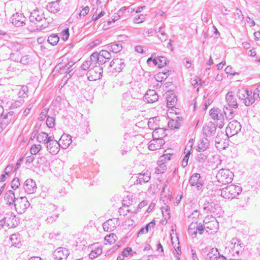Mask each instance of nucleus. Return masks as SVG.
Instances as JSON below:
<instances>
[{
  "label": "nucleus",
  "mask_w": 260,
  "mask_h": 260,
  "mask_svg": "<svg viewBox=\"0 0 260 260\" xmlns=\"http://www.w3.org/2000/svg\"><path fill=\"white\" fill-rule=\"evenodd\" d=\"M225 100L227 104L223 107V113L226 119H231L236 113L233 109H237L238 105L232 92H228L226 94Z\"/></svg>",
  "instance_id": "nucleus-1"
},
{
  "label": "nucleus",
  "mask_w": 260,
  "mask_h": 260,
  "mask_svg": "<svg viewBox=\"0 0 260 260\" xmlns=\"http://www.w3.org/2000/svg\"><path fill=\"white\" fill-rule=\"evenodd\" d=\"M111 53L105 49L99 52H95L90 55L92 65L98 64L101 66L111 58Z\"/></svg>",
  "instance_id": "nucleus-2"
},
{
  "label": "nucleus",
  "mask_w": 260,
  "mask_h": 260,
  "mask_svg": "<svg viewBox=\"0 0 260 260\" xmlns=\"http://www.w3.org/2000/svg\"><path fill=\"white\" fill-rule=\"evenodd\" d=\"M141 104V100L133 98L128 93H124L122 95L121 106L125 110L138 108Z\"/></svg>",
  "instance_id": "nucleus-3"
},
{
  "label": "nucleus",
  "mask_w": 260,
  "mask_h": 260,
  "mask_svg": "<svg viewBox=\"0 0 260 260\" xmlns=\"http://www.w3.org/2000/svg\"><path fill=\"white\" fill-rule=\"evenodd\" d=\"M237 95L240 100L244 101L243 103L246 106H250L255 101H259L252 90L247 89H239Z\"/></svg>",
  "instance_id": "nucleus-4"
},
{
  "label": "nucleus",
  "mask_w": 260,
  "mask_h": 260,
  "mask_svg": "<svg viewBox=\"0 0 260 260\" xmlns=\"http://www.w3.org/2000/svg\"><path fill=\"white\" fill-rule=\"evenodd\" d=\"M221 196L226 199L236 198L242 191V188L236 185L231 184L220 190Z\"/></svg>",
  "instance_id": "nucleus-5"
},
{
  "label": "nucleus",
  "mask_w": 260,
  "mask_h": 260,
  "mask_svg": "<svg viewBox=\"0 0 260 260\" xmlns=\"http://www.w3.org/2000/svg\"><path fill=\"white\" fill-rule=\"evenodd\" d=\"M206 228V232L209 234H213L217 232L219 223L216 218L212 215L207 216L203 220Z\"/></svg>",
  "instance_id": "nucleus-6"
},
{
  "label": "nucleus",
  "mask_w": 260,
  "mask_h": 260,
  "mask_svg": "<svg viewBox=\"0 0 260 260\" xmlns=\"http://www.w3.org/2000/svg\"><path fill=\"white\" fill-rule=\"evenodd\" d=\"M233 177V173L228 169H220L216 176L217 181L222 184L232 182Z\"/></svg>",
  "instance_id": "nucleus-7"
},
{
  "label": "nucleus",
  "mask_w": 260,
  "mask_h": 260,
  "mask_svg": "<svg viewBox=\"0 0 260 260\" xmlns=\"http://www.w3.org/2000/svg\"><path fill=\"white\" fill-rule=\"evenodd\" d=\"M45 18L44 12L43 10L36 9L34 10L29 15V21L36 25L37 29H39V25H41Z\"/></svg>",
  "instance_id": "nucleus-8"
},
{
  "label": "nucleus",
  "mask_w": 260,
  "mask_h": 260,
  "mask_svg": "<svg viewBox=\"0 0 260 260\" xmlns=\"http://www.w3.org/2000/svg\"><path fill=\"white\" fill-rule=\"evenodd\" d=\"M46 215L47 216L45 220L46 222L51 224L58 218L59 213L55 205L49 204L47 207Z\"/></svg>",
  "instance_id": "nucleus-9"
},
{
  "label": "nucleus",
  "mask_w": 260,
  "mask_h": 260,
  "mask_svg": "<svg viewBox=\"0 0 260 260\" xmlns=\"http://www.w3.org/2000/svg\"><path fill=\"white\" fill-rule=\"evenodd\" d=\"M14 206L18 214H22L30 206V203L25 197H21L17 198Z\"/></svg>",
  "instance_id": "nucleus-10"
},
{
  "label": "nucleus",
  "mask_w": 260,
  "mask_h": 260,
  "mask_svg": "<svg viewBox=\"0 0 260 260\" xmlns=\"http://www.w3.org/2000/svg\"><path fill=\"white\" fill-rule=\"evenodd\" d=\"M103 67L96 64H94L88 72V79L90 81H95L100 79L102 76Z\"/></svg>",
  "instance_id": "nucleus-11"
},
{
  "label": "nucleus",
  "mask_w": 260,
  "mask_h": 260,
  "mask_svg": "<svg viewBox=\"0 0 260 260\" xmlns=\"http://www.w3.org/2000/svg\"><path fill=\"white\" fill-rule=\"evenodd\" d=\"M210 115L214 120H216L219 128H222L224 125V117L221 110L218 108L211 109L209 111Z\"/></svg>",
  "instance_id": "nucleus-12"
},
{
  "label": "nucleus",
  "mask_w": 260,
  "mask_h": 260,
  "mask_svg": "<svg viewBox=\"0 0 260 260\" xmlns=\"http://www.w3.org/2000/svg\"><path fill=\"white\" fill-rule=\"evenodd\" d=\"M241 129V125L237 120L231 121L226 128V133L228 137L237 135Z\"/></svg>",
  "instance_id": "nucleus-13"
},
{
  "label": "nucleus",
  "mask_w": 260,
  "mask_h": 260,
  "mask_svg": "<svg viewBox=\"0 0 260 260\" xmlns=\"http://www.w3.org/2000/svg\"><path fill=\"white\" fill-rule=\"evenodd\" d=\"M189 183L191 186H194L198 190H202L204 180L199 173H193L190 177Z\"/></svg>",
  "instance_id": "nucleus-14"
},
{
  "label": "nucleus",
  "mask_w": 260,
  "mask_h": 260,
  "mask_svg": "<svg viewBox=\"0 0 260 260\" xmlns=\"http://www.w3.org/2000/svg\"><path fill=\"white\" fill-rule=\"evenodd\" d=\"M125 67L124 60L120 58H115L113 59L108 67V69L112 73H119Z\"/></svg>",
  "instance_id": "nucleus-15"
},
{
  "label": "nucleus",
  "mask_w": 260,
  "mask_h": 260,
  "mask_svg": "<svg viewBox=\"0 0 260 260\" xmlns=\"http://www.w3.org/2000/svg\"><path fill=\"white\" fill-rule=\"evenodd\" d=\"M18 221L16 215L12 212L5 214V224L9 228L16 227L18 224Z\"/></svg>",
  "instance_id": "nucleus-16"
},
{
  "label": "nucleus",
  "mask_w": 260,
  "mask_h": 260,
  "mask_svg": "<svg viewBox=\"0 0 260 260\" xmlns=\"http://www.w3.org/2000/svg\"><path fill=\"white\" fill-rule=\"evenodd\" d=\"M10 21L16 27H20L25 24L26 18L23 14L17 12L11 16Z\"/></svg>",
  "instance_id": "nucleus-17"
},
{
  "label": "nucleus",
  "mask_w": 260,
  "mask_h": 260,
  "mask_svg": "<svg viewBox=\"0 0 260 260\" xmlns=\"http://www.w3.org/2000/svg\"><path fill=\"white\" fill-rule=\"evenodd\" d=\"M203 209L207 212L213 213L214 215H217L219 213V211L221 210V207L213 202L206 201L204 204Z\"/></svg>",
  "instance_id": "nucleus-18"
},
{
  "label": "nucleus",
  "mask_w": 260,
  "mask_h": 260,
  "mask_svg": "<svg viewBox=\"0 0 260 260\" xmlns=\"http://www.w3.org/2000/svg\"><path fill=\"white\" fill-rule=\"evenodd\" d=\"M16 118L17 116L13 111H10L6 114L3 113L0 120L2 127L6 128L11 122L14 121Z\"/></svg>",
  "instance_id": "nucleus-19"
},
{
  "label": "nucleus",
  "mask_w": 260,
  "mask_h": 260,
  "mask_svg": "<svg viewBox=\"0 0 260 260\" xmlns=\"http://www.w3.org/2000/svg\"><path fill=\"white\" fill-rule=\"evenodd\" d=\"M216 126L215 124L210 122L205 124L203 127V132L204 137L210 138L215 133Z\"/></svg>",
  "instance_id": "nucleus-20"
},
{
  "label": "nucleus",
  "mask_w": 260,
  "mask_h": 260,
  "mask_svg": "<svg viewBox=\"0 0 260 260\" xmlns=\"http://www.w3.org/2000/svg\"><path fill=\"white\" fill-rule=\"evenodd\" d=\"M69 254L68 250L66 248L59 247L54 251L53 255L56 260H61L63 258H67Z\"/></svg>",
  "instance_id": "nucleus-21"
},
{
  "label": "nucleus",
  "mask_w": 260,
  "mask_h": 260,
  "mask_svg": "<svg viewBox=\"0 0 260 260\" xmlns=\"http://www.w3.org/2000/svg\"><path fill=\"white\" fill-rule=\"evenodd\" d=\"M61 148L60 143L53 139L46 147L47 150L52 155L57 154Z\"/></svg>",
  "instance_id": "nucleus-22"
},
{
  "label": "nucleus",
  "mask_w": 260,
  "mask_h": 260,
  "mask_svg": "<svg viewBox=\"0 0 260 260\" xmlns=\"http://www.w3.org/2000/svg\"><path fill=\"white\" fill-rule=\"evenodd\" d=\"M103 47L110 53H117L122 49V44L119 42H113L105 45Z\"/></svg>",
  "instance_id": "nucleus-23"
},
{
  "label": "nucleus",
  "mask_w": 260,
  "mask_h": 260,
  "mask_svg": "<svg viewBox=\"0 0 260 260\" xmlns=\"http://www.w3.org/2000/svg\"><path fill=\"white\" fill-rule=\"evenodd\" d=\"M165 142L163 139H157L153 138L148 144V148L149 150L154 151L161 148L165 144Z\"/></svg>",
  "instance_id": "nucleus-24"
},
{
  "label": "nucleus",
  "mask_w": 260,
  "mask_h": 260,
  "mask_svg": "<svg viewBox=\"0 0 260 260\" xmlns=\"http://www.w3.org/2000/svg\"><path fill=\"white\" fill-rule=\"evenodd\" d=\"M23 187L26 193L31 194L36 191L37 185L32 179H28L25 181Z\"/></svg>",
  "instance_id": "nucleus-25"
},
{
  "label": "nucleus",
  "mask_w": 260,
  "mask_h": 260,
  "mask_svg": "<svg viewBox=\"0 0 260 260\" xmlns=\"http://www.w3.org/2000/svg\"><path fill=\"white\" fill-rule=\"evenodd\" d=\"M231 242V244L233 245L232 247L233 250L235 251L236 253L239 254L240 252L244 250L245 245L240 239L236 238H233Z\"/></svg>",
  "instance_id": "nucleus-26"
},
{
  "label": "nucleus",
  "mask_w": 260,
  "mask_h": 260,
  "mask_svg": "<svg viewBox=\"0 0 260 260\" xmlns=\"http://www.w3.org/2000/svg\"><path fill=\"white\" fill-rule=\"evenodd\" d=\"M58 142L60 143L61 148L66 149L69 147L72 142V137L69 135L63 134Z\"/></svg>",
  "instance_id": "nucleus-27"
},
{
  "label": "nucleus",
  "mask_w": 260,
  "mask_h": 260,
  "mask_svg": "<svg viewBox=\"0 0 260 260\" xmlns=\"http://www.w3.org/2000/svg\"><path fill=\"white\" fill-rule=\"evenodd\" d=\"M158 96L154 90H149L144 95L145 101L148 103H153L158 100Z\"/></svg>",
  "instance_id": "nucleus-28"
},
{
  "label": "nucleus",
  "mask_w": 260,
  "mask_h": 260,
  "mask_svg": "<svg viewBox=\"0 0 260 260\" xmlns=\"http://www.w3.org/2000/svg\"><path fill=\"white\" fill-rule=\"evenodd\" d=\"M60 0L49 3L47 5V9L51 13H56L60 11L61 6L59 4Z\"/></svg>",
  "instance_id": "nucleus-29"
},
{
  "label": "nucleus",
  "mask_w": 260,
  "mask_h": 260,
  "mask_svg": "<svg viewBox=\"0 0 260 260\" xmlns=\"http://www.w3.org/2000/svg\"><path fill=\"white\" fill-rule=\"evenodd\" d=\"M228 138L226 133L225 134L224 133L220 132L218 133L215 138V143L216 145V147H220V148L222 147L223 148H225V145L223 146L222 143H224V141Z\"/></svg>",
  "instance_id": "nucleus-30"
},
{
  "label": "nucleus",
  "mask_w": 260,
  "mask_h": 260,
  "mask_svg": "<svg viewBox=\"0 0 260 260\" xmlns=\"http://www.w3.org/2000/svg\"><path fill=\"white\" fill-rule=\"evenodd\" d=\"M150 173L148 171L138 174L136 183L142 184L143 183H147L150 180Z\"/></svg>",
  "instance_id": "nucleus-31"
},
{
  "label": "nucleus",
  "mask_w": 260,
  "mask_h": 260,
  "mask_svg": "<svg viewBox=\"0 0 260 260\" xmlns=\"http://www.w3.org/2000/svg\"><path fill=\"white\" fill-rule=\"evenodd\" d=\"M15 197L14 192L11 190H8L5 195V200L7 201V204L9 206L14 205L15 202Z\"/></svg>",
  "instance_id": "nucleus-32"
},
{
  "label": "nucleus",
  "mask_w": 260,
  "mask_h": 260,
  "mask_svg": "<svg viewBox=\"0 0 260 260\" xmlns=\"http://www.w3.org/2000/svg\"><path fill=\"white\" fill-rule=\"evenodd\" d=\"M167 107L169 108L174 107L177 102V96L174 93H170L167 95Z\"/></svg>",
  "instance_id": "nucleus-33"
},
{
  "label": "nucleus",
  "mask_w": 260,
  "mask_h": 260,
  "mask_svg": "<svg viewBox=\"0 0 260 260\" xmlns=\"http://www.w3.org/2000/svg\"><path fill=\"white\" fill-rule=\"evenodd\" d=\"M182 120V118L180 117H177L176 119H171L169 121L168 125V126L173 129H178L181 126V121Z\"/></svg>",
  "instance_id": "nucleus-34"
},
{
  "label": "nucleus",
  "mask_w": 260,
  "mask_h": 260,
  "mask_svg": "<svg viewBox=\"0 0 260 260\" xmlns=\"http://www.w3.org/2000/svg\"><path fill=\"white\" fill-rule=\"evenodd\" d=\"M103 227L105 231L110 232L115 229L116 225L112 219H109L103 224Z\"/></svg>",
  "instance_id": "nucleus-35"
},
{
  "label": "nucleus",
  "mask_w": 260,
  "mask_h": 260,
  "mask_svg": "<svg viewBox=\"0 0 260 260\" xmlns=\"http://www.w3.org/2000/svg\"><path fill=\"white\" fill-rule=\"evenodd\" d=\"M8 47L13 51H19L24 48V45L17 42H10L7 43Z\"/></svg>",
  "instance_id": "nucleus-36"
},
{
  "label": "nucleus",
  "mask_w": 260,
  "mask_h": 260,
  "mask_svg": "<svg viewBox=\"0 0 260 260\" xmlns=\"http://www.w3.org/2000/svg\"><path fill=\"white\" fill-rule=\"evenodd\" d=\"M159 118L158 116L151 117L149 119L148 126L150 129H154L159 126Z\"/></svg>",
  "instance_id": "nucleus-37"
},
{
  "label": "nucleus",
  "mask_w": 260,
  "mask_h": 260,
  "mask_svg": "<svg viewBox=\"0 0 260 260\" xmlns=\"http://www.w3.org/2000/svg\"><path fill=\"white\" fill-rule=\"evenodd\" d=\"M220 254L218 250L216 248H210L206 254V260H214Z\"/></svg>",
  "instance_id": "nucleus-38"
},
{
  "label": "nucleus",
  "mask_w": 260,
  "mask_h": 260,
  "mask_svg": "<svg viewBox=\"0 0 260 260\" xmlns=\"http://www.w3.org/2000/svg\"><path fill=\"white\" fill-rule=\"evenodd\" d=\"M198 154L196 157L197 160L203 164L204 163L209 155V152L208 151H198Z\"/></svg>",
  "instance_id": "nucleus-39"
},
{
  "label": "nucleus",
  "mask_w": 260,
  "mask_h": 260,
  "mask_svg": "<svg viewBox=\"0 0 260 260\" xmlns=\"http://www.w3.org/2000/svg\"><path fill=\"white\" fill-rule=\"evenodd\" d=\"M210 140L204 137V139L200 141L198 144L197 150V151H207L206 149L209 145V141Z\"/></svg>",
  "instance_id": "nucleus-40"
},
{
  "label": "nucleus",
  "mask_w": 260,
  "mask_h": 260,
  "mask_svg": "<svg viewBox=\"0 0 260 260\" xmlns=\"http://www.w3.org/2000/svg\"><path fill=\"white\" fill-rule=\"evenodd\" d=\"M167 134L165 133V129L163 128L158 127L154 129L152 133V137L153 138L157 139H162Z\"/></svg>",
  "instance_id": "nucleus-41"
},
{
  "label": "nucleus",
  "mask_w": 260,
  "mask_h": 260,
  "mask_svg": "<svg viewBox=\"0 0 260 260\" xmlns=\"http://www.w3.org/2000/svg\"><path fill=\"white\" fill-rule=\"evenodd\" d=\"M198 224L197 222H192L188 226V231L192 238H196L198 234Z\"/></svg>",
  "instance_id": "nucleus-42"
},
{
  "label": "nucleus",
  "mask_w": 260,
  "mask_h": 260,
  "mask_svg": "<svg viewBox=\"0 0 260 260\" xmlns=\"http://www.w3.org/2000/svg\"><path fill=\"white\" fill-rule=\"evenodd\" d=\"M59 41V37L57 34H53L50 35L47 39L48 42L52 46L56 45Z\"/></svg>",
  "instance_id": "nucleus-43"
},
{
  "label": "nucleus",
  "mask_w": 260,
  "mask_h": 260,
  "mask_svg": "<svg viewBox=\"0 0 260 260\" xmlns=\"http://www.w3.org/2000/svg\"><path fill=\"white\" fill-rule=\"evenodd\" d=\"M211 17V15L210 10L207 9L203 11L202 13V20L204 23H208Z\"/></svg>",
  "instance_id": "nucleus-44"
},
{
  "label": "nucleus",
  "mask_w": 260,
  "mask_h": 260,
  "mask_svg": "<svg viewBox=\"0 0 260 260\" xmlns=\"http://www.w3.org/2000/svg\"><path fill=\"white\" fill-rule=\"evenodd\" d=\"M157 164L158 166L155 168V172L157 174L164 173L167 169L166 165L164 161L159 162V160H158Z\"/></svg>",
  "instance_id": "nucleus-45"
},
{
  "label": "nucleus",
  "mask_w": 260,
  "mask_h": 260,
  "mask_svg": "<svg viewBox=\"0 0 260 260\" xmlns=\"http://www.w3.org/2000/svg\"><path fill=\"white\" fill-rule=\"evenodd\" d=\"M74 64V63L73 61H69L64 66H63L62 63H59L55 67V68L56 69H62L66 71V72H67Z\"/></svg>",
  "instance_id": "nucleus-46"
},
{
  "label": "nucleus",
  "mask_w": 260,
  "mask_h": 260,
  "mask_svg": "<svg viewBox=\"0 0 260 260\" xmlns=\"http://www.w3.org/2000/svg\"><path fill=\"white\" fill-rule=\"evenodd\" d=\"M102 253V248L100 247L95 248L94 250H92L90 254L89 257L91 259L94 258L98 256L101 255Z\"/></svg>",
  "instance_id": "nucleus-47"
},
{
  "label": "nucleus",
  "mask_w": 260,
  "mask_h": 260,
  "mask_svg": "<svg viewBox=\"0 0 260 260\" xmlns=\"http://www.w3.org/2000/svg\"><path fill=\"white\" fill-rule=\"evenodd\" d=\"M53 22V19L51 18H45L41 25H39V29H44L47 27L48 25Z\"/></svg>",
  "instance_id": "nucleus-48"
},
{
  "label": "nucleus",
  "mask_w": 260,
  "mask_h": 260,
  "mask_svg": "<svg viewBox=\"0 0 260 260\" xmlns=\"http://www.w3.org/2000/svg\"><path fill=\"white\" fill-rule=\"evenodd\" d=\"M157 65L158 68H162L167 65L168 60L166 57L159 56L156 58Z\"/></svg>",
  "instance_id": "nucleus-49"
},
{
  "label": "nucleus",
  "mask_w": 260,
  "mask_h": 260,
  "mask_svg": "<svg viewBox=\"0 0 260 260\" xmlns=\"http://www.w3.org/2000/svg\"><path fill=\"white\" fill-rule=\"evenodd\" d=\"M42 149V146L40 144H34L30 148L31 154H37Z\"/></svg>",
  "instance_id": "nucleus-50"
},
{
  "label": "nucleus",
  "mask_w": 260,
  "mask_h": 260,
  "mask_svg": "<svg viewBox=\"0 0 260 260\" xmlns=\"http://www.w3.org/2000/svg\"><path fill=\"white\" fill-rule=\"evenodd\" d=\"M28 88L26 86H23L18 93L19 98H24L27 96Z\"/></svg>",
  "instance_id": "nucleus-51"
},
{
  "label": "nucleus",
  "mask_w": 260,
  "mask_h": 260,
  "mask_svg": "<svg viewBox=\"0 0 260 260\" xmlns=\"http://www.w3.org/2000/svg\"><path fill=\"white\" fill-rule=\"evenodd\" d=\"M117 236L114 234H110L109 235H107L105 237V240L111 244L116 241Z\"/></svg>",
  "instance_id": "nucleus-52"
},
{
  "label": "nucleus",
  "mask_w": 260,
  "mask_h": 260,
  "mask_svg": "<svg viewBox=\"0 0 260 260\" xmlns=\"http://www.w3.org/2000/svg\"><path fill=\"white\" fill-rule=\"evenodd\" d=\"M18 238H19V235H17L16 234H12L11 236L10 239L12 242V245L13 246H16L18 244V243L19 242Z\"/></svg>",
  "instance_id": "nucleus-53"
},
{
  "label": "nucleus",
  "mask_w": 260,
  "mask_h": 260,
  "mask_svg": "<svg viewBox=\"0 0 260 260\" xmlns=\"http://www.w3.org/2000/svg\"><path fill=\"white\" fill-rule=\"evenodd\" d=\"M133 250L132 248L131 247H126L124 248L122 251L121 253L124 257H128L129 255L133 256L134 254H135L136 252H132Z\"/></svg>",
  "instance_id": "nucleus-54"
},
{
  "label": "nucleus",
  "mask_w": 260,
  "mask_h": 260,
  "mask_svg": "<svg viewBox=\"0 0 260 260\" xmlns=\"http://www.w3.org/2000/svg\"><path fill=\"white\" fill-rule=\"evenodd\" d=\"M23 102H24V100L22 99H20L19 101H15L14 102H13V103H11V104L10 106V108L11 109H15L17 107H19L22 105Z\"/></svg>",
  "instance_id": "nucleus-55"
},
{
  "label": "nucleus",
  "mask_w": 260,
  "mask_h": 260,
  "mask_svg": "<svg viewBox=\"0 0 260 260\" xmlns=\"http://www.w3.org/2000/svg\"><path fill=\"white\" fill-rule=\"evenodd\" d=\"M48 134L45 132H41L37 136V141L39 143L44 142L45 137H47Z\"/></svg>",
  "instance_id": "nucleus-56"
},
{
  "label": "nucleus",
  "mask_w": 260,
  "mask_h": 260,
  "mask_svg": "<svg viewBox=\"0 0 260 260\" xmlns=\"http://www.w3.org/2000/svg\"><path fill=\"white\" fill-rule=\"evenodd\" d=\"M92 62L91 59L89 61H84L83 64L81 65V69L83 70L86 71L88 69H91V67L93 66V65H92Z\"/></svg>",
  "instance_id": "nucleus-57"
},
{
  "label": "nucleus",
  "mask_w": 260,
  "mask_h": 260,
  "mask_svg": "<svg viewBox=\"0 0 260 260\" xmlns=\"http://www.w3.org/2000/svg\"><path fill=\"white\" fill-rule=\"evenodd\" d=\"M46 124L49 128L53 127L55 125V118L48 116L46 120Z\"/></svg>",
  "instance_id": "nucleus-58"
},
{
  "label": "nucleus",
  "mask_w": 260,
  "mask_h": 260,
  "mask_svg": "<svg viewBox=\"0 0 260 260\" xmlns=\"http://www.w3.org/2000/svg\"><path fill=\"white\" fill-rule=\"evenodd\" d=\"M20 181L18 178H14L11 183V187L14 190L17 189L20 186Z\"/></svg>",
  "instance_id": "nucleus-59"
},
{
  "label": "nucleus",
  "mask_w": 260,
  "mask_h": 260,
  "mask_svg": "<svg viewBox=\"0 0 260 260\" xmlns=\"http://www.w3.org/2000/svg\"><path fill=\"white\" fill-rule=\"evenodd\" d=\"M234 18L235 19L242 20L243 18L242 12L240 10L237 9L234 13Z\"/></svg>",
  "instance_id": "nucleus-60"
},
{
  "label": "nucleus",
  "mask_w": 260,
  "mask_h": 260,
  "mask_svg": "<svg viewBox=\"0 0 260 260\" xmlns=\"http://www.w3.org/2000/svg\"><path fill=\"white\" fill-rule=\"evenodd\" d=\"M69 30L68 28L64 29L61 33V38L63 41H66L69 37Z\"/></svg>",
  "instance_id": "nucleus-61"
},
{
  "label": "nucleus",
  "mask_w": 260,
  "mask_h": 260,
  "mask_svg": "<svg viewBox=\"0 0 260 260\" xmlns=\"http://www.w3.org/2000/svg\"><path fill=\"white\" fill-rule=\"evenodd\" d=\"M205 231L206 232V228L204 223H199L198 224V233L199 235H203Z\"/></svg>",
  "instance_id": "nucleus-62"
},
{
  "label": "nucleus",
  "mask_w": 260,
  "mask_h": 260,
  "mask_svg": "<svg viewBox=\"0 0 260 260\" xmlns=\"http://www.w3.org/2000/svg\"><path fill=\"white\" fill-rule=\"evenodd\" d=\"M145 20V16L143 14H141L138 16L137 17H136L135 19V22L137 23H139L143 22Z\"/></svg>",
  "instance_id": "nucleus-63"
},
{
  "label": "nucleus",
  "mask_w": 260,
  "mask_h": 260,
  "mask_svg": "<svg viewBox=\"0 0 260 260\" xmlns=\"http://www.w3.org/2000/svg\"><path fill=\"white\" fill-rule=\"evenodd\" d=\"M255 95L259 100H260V84H258L255 89L253 91Z\"/></svg>",
  "instance_id": "nucleus-64"
}]
</instances>
